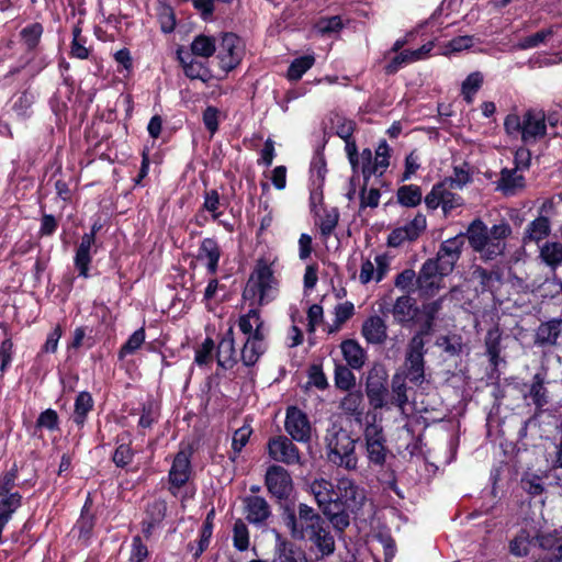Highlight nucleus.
Segmentation results:
<instances>
[{"instance_id":"obj_43","label":"nucleus","mask_w":562,"mask_h":562,"mask_svg":"<svg viewBox=\"0 0 562 562\" xmlns=\"http://www.w3.org/2000/svg\"><path fill=\"white\" fill-rule=\"evenodd\" d=\"M216 52L215 41L211 36L199 35L191 43V53L194 56L209 58Z\"/></svg>"},{"instance_id":"obj_7","label":"nucleus","mask_w":562,"mask_h":562,"mask_svg":"<svg viewBox=\"0 0 562 562\" xmlns=\"http://www.w3.org/2000/svg\"><path fill=\"white\" fill-rule=\"evenodd\" d=\"M367 499L366 491L349 476L337 480V508L342 507L350 512L359 510Z\"/></svg>"},{"instance_id":"obj_39","label":"nucleus","mask_w":562,"mask_h":562,"mask_svg":"<svg viewBox=\"0 0 562 562\" xmlns=\"http://www.w3.org/2000/svg\"><path fill=\"white\" fill-rule=\"evenodd\" d=\"M483 74L480 71L471 72L461 85V94L463 100L471 104L474 101V97L476 92L481 89L483 85Z\"/></svg>"},{"instance_id":"obj_15","label":"nucleus","mask_w":562,"mask_h":562,"mask_svg":"<svg viewBox=\"0 0 562 562\" xmlns=\"http://www.w3.org/2000/svg\"><path fill=\"white\" fill-rule=\"evenodd\" d=\"M191 474L190 452L180 450L173 461L169 471L170 492L177 495L179 488L183 486Z\"/></svg>"},{"instance_id":"obj_11","label":"nucleus","mask_w":562,"mask_h":562,"mask_svg":"<svg viewBox=\"0 0 562 562\" xmlns=\"http://www.w3.org/2000/svg\"><path fill=\"white\" fill-rule=\"evenodd\" d=\"M265 481L269 493L278 499H286L293 492L292 477L281 465L269 467Z\"/></svg>"},{"instance_id":"obj_26","label":"nucleus","mask_w":562,"mask_h":562,"mask_svg":"<svg viewBox=\"0 0 562 562\" xmlns=\"http://www.w3.org/2000/svg\"><path fill=\"white\" fill-rule=\"evenodd\" d=\"M246 519L251 524H261L270 515L267 501L260 496H248L244 501Z\"/></svg>"},{"instance_id":"obj_21","label":"nucleus","mask_w":562,"mask_h":562,"mask_svg":"<svg viewBox=\"0 0 562 562\" xmlns=\"http://www.w3.org/2000/svg\"><path fill=\"white\" fill-rule=\"evenodd\" d=\"M562 334V319L553 318L541 323L536 330L535 344L540 347H553Z\"/></svg>"},{"instance_id":"obj_54","label":"nucleus","mask_w":562,"mask_h":562,"mask_svg":"<svg viewBox=\"0 0 562 562\" xmlns=\"http://www.w3.org/2000/svg\"><path fill=\"white\" fill-rule=\"evenodd\" d=\"M429 333H425V329L422 328L420 331L415 334L411 339L407 348L406 358H424L425 353V340L424 336Z\"/></svg>"},{"instance_id":"obj_2","label":"nucleus","mask_w":562,"mask_h":562,"mask_svg":"<svg viewBox=\"0 0 562 562\" xmlns=\"http://www.w3.org/2000/svg\"><path fill=\"white\" fill-rule=\"evenodd\" d=\"M274 263V259L268 258L256 262L243 292L245 300H256L262 306L277 299L280 282L276 277Z\"/></svg>"},{"instance_id":"obj_53","label":"nucleus","mask_w":562,"mask_h":562,"mask_svg":"<svg viewBox=\"0 0 562 562\" xmlns=\"http://www.w3.org/2000/svg\"><path fill=\"white\" fill-rule=\"evenodd\" d=\"M145 341V330L144 328H139L135 330L127 341L122 346L120 350V357L123 358L127 355L134 353L136 350L140 348V346Z\"/></svg>"},{"instance_id":"obj_4","label":"nucleus","mask_w":562,"mask_h":562,"mask_svg":"<svg viewBox=\"0 0 562 562\" xmlns=\"http://www.w3.org/2000/svg\"><path fill=\"white\" fill-rule=\"evenodd\" d=\"M460 248H440L436 259L427 260L417 278L420 290L432 295L439 289L440 278L449 274L460 257Z\"/></svg>"},{"instance_id":"obj_57","label":"nucleus","mask_w":562,"mask_h":562,"mask_svg":"<svg viewBox=\"0 0 562 562\" xmlns=\"http://www.w3.org/2000/svg\"><path fill=\"white\" fill-rule=\"evenodd\" d=\"M373 167H375L373 153L371 151V149L366 148L360 154L358 167V172L361 171L366 182L369 180L371 176H378V172H367V169L373 170Z\"/></svg>"},{"instance_id":"obj_63","label":"nucleus","mask_w":562,"mask_h":562,"mask_svg":"<svg viewBox=\"0 0 562 562\" xmlns=\"http://www.w3.org/2000/svg\"><path fill=\"white\" fill-rule=\"evenodd\" d=\"M316 27L321 33L324 34L338 32L339 30L342 29V21L338 15L323 18L317 22Z\"/></svg>"},{"instance_id":"obj_1","label":"nucleus","mask_w":562,"mask_h":562,"mask_svg":"<svg viewBox=\"0 0 562 562\" xmlns=\"http://www.w3.org/2000/svg\"><path fill=\"white\" fill-rule=\"evenodd\" d=\"M324 443L326 458L329 463L347 471H356L358 469L357 439L347 429L333 424L326 430Z\"/></svg>"},{"instance_id":"obj_35","label":"nucleus","mask_w":562,"mask_h":562,"mask_svg":"<svg viewBox=\"0 0 562 562\" xmlns=\"http://www.w3.org/2000/svg\"><path fill=\"white\" fill-rule=\"evenodd\" d=\"M501 340H502V331L498 326H494L488 329L485 337V347L486 352L490 358V362L492 366L497 367L501 362Z\"/></svg>"},{"instance_id":"obj_49","label":"nucleus","mask_w":562,"mask_h":562,"mask_svg":"<svg viewBox=\"0 0 562 562\" xmlns=\"http://www.w3.org/2000/svg\"><path fill=\"white\" fill-rule=\"evenodd\" d=\"M415 61L417 60L415 59L413 50L406 49L394 56L384 69L387 75H393L397 72L403 66Z\"/></svg>"},{"instance_id":"obj_46","label":"nucleus","mask_w":562,"mask_h":562,"mask_svg":"<svg viewBox=\"0 0 562 562\" xmlns=\"http://www.w3.org/2000/svg\"><path fill=\"white\" fill-rule=\"evenodd\" d=\"M43 31L41 23H32L21 30V40L27 49H34L38 45Z\"/></svg>"},{"instance_id":"obj_19","label":"nucleus","mask_w":562,"mask_h":562,"mask_svg":"<svg viewBox=\"0 0 562 562\" xmlns=\"http://www.w3.org/2000/svg\"><path fill=\"white\" fill-rule=\"evenodd\" d=\"M340 351L345 366L353 370H361L368 360L366 349L356 339H345L340 342Z\"/></svg>"},{"instance_id":"obj_59","label":"nucleus","mask_w":562,"mask_h":562,"mask_svg":"<svg viewBox=\"0 0 562 562\" xmlns=\"http://www.w3.org/2000/svg\"><path fill=\"white\" fill-rule=\"evenodd\" d=\"M18 477V468L14 464L8 472L0 475V494H13L12 492Z\"/></svg>"},{"instance_id":"obj_9","label":"nucleus","mask_w":562,"mask_h":562,"mask_svg":"<svg viewBox=\"0 0 562 562\" xmlns=\"http://www.w3.org/2000/svg\"><path fill=\"white\" fill-rule=\"evenodd\" d=\"M387 372L381 364H375L368 373L366 392L370 404L374 408H382L386 403Z\"/></svg>"},{"instance_id":"obj_50","label":"nucleus","mask_w":562,"mask_h":562,"mask_svg":"<svg viewBox=\"0 0 562 562\" xmlns=\"http://www.w3.org/2000/svg\"><path fill=\"white\" fill-rule=\"evenodd\" d=\"M214 341L206 338L202 345L195 350L194 362L199 367H206L213 362Z\"/></svg>"},{"instance_id":"obj_23","label":"nucleus","mask_w":562,"mask_h":562,"mask_svg":"<svg viewBox=\"0 0 562 562\" xmlns=\"http://www.w3.org/2000/svg\"><path fill=\"white\" fill-rule=\"evenodd\" d=\"M526 386L527 391L524 392V398L528 402V404H533L537 411H542L543 407L549 403V393L544 386L543 376L539 373L535 374L531 383Z\"/></svg>"},{"instance_id":"obj_29","label":"nucleus","mask_w":562,"mask_h":562,"mask_svg":"<svg viewBox=\"0 0 562 562\" xmlns=\"http://www.w3.org/2000/svg\"><path fill=\"white\" fill-rule=\"evenodd\" d=\"M468 238L471 246H486L488 241L487 226L480 218L474 220L468 227L467 233L459 234L454 240L461 245Z\"/></svg>"},{"instance_id":"obj_22","label":"nucleus","mask_w":562,"mask_h":562,"mask_svg":"<svg viewBox=\"0 0 562 562\" xmlns=\"http://www.w3.org/2000/svg\"><path fill=\"white\" fill-rule=\"evenodd\" d=\"M216 361L223 369H231L237 362L233 327L227 329L218 344Z\"/></svg>"},{"instance_id":"obj_48","label":"nucleus","mask_w":562,"mask_h":562,"mask_svg":"<svg viewBox=\"0 0 562 562\" xmlns=\"http://www.w3.org/2000/svg\"><path fill=\"white\" fill-rule=\"evenodd\" d=\"M292 326L288 333V344L290 347H296L303 342V333L300 328V324L303 323V316L299 311H292L291 313Z\"/></svg>"},{"instance_id":"obj_6","label":"nucleus","mask_w":562,"mask_h":562,"mask_svg":"<svg viewBox=\"0 0 562 562\" xmlns=\"http://www.w3.org/2000/svg\"><path fill=\"white\" fill-rule=\"evenodd\" d=\"M363 438L369 464L383 467L387 457L386 438L382 425L376 422L375 415L371 416V420L369 416L367 417Z\"/></svg>"},{"instance_id":"obj_40","label":"nucleus","mask_w":562,"mask_h":562,"mask_svg":"<svg viewBox=\"0 0 562 562\" xmlns=\"http://www.w3.org/2000/svg\"><path fill=\"white\" fill-rule=\"evenodd\" d=\"M339 213L336 209H330L325 212L324 216L319 220V237L321 243H329V237L337 226Z\"/></svg>"},{"instance_id":"obj_33","label":"nucleus","mask_w":562,"mask_h":562,"mask_svg":"<svg viewBox=\"0 0 562 562\" xmlns=\"http://www.w3.org/2000/svg\"><path fill=\"white\" fill-rule=\"evenodd\" d=\"M94 405L93 398L89 392H79L75 400V407L72 413V422L78 427H83L88 414L92 411Z\"/></svg>"},{"instance_id":"obj_24","label":"nucleus","mask_w":562,"mask_h":562,"mask_svg":"<svg viewBox=\"0 0 562 562\" xmlns=\"http://www.w3.org/2000/svg\"><path fill=\"white\" fill-rule=\"evenodd\" d=\"M306 540L311 541L316 547L322 557H328L335 551V539L325 519L323 525H318L317 529H315Z\"/></svg>"},{"instance_id":"obj_38","label":"nucleus","mask_w":562,"mask_h":562,"mask_svg":"<svg viewBox=\"0 0 562 562\" xmlns=\"http://www.w3.org/2000/svg\"><path fill=\"white\" fill-rule=\"evenodd\" d=\"M396 198L402 206L415 207L422 202L423 192L416 184L402 186L397 189Z\"/></svg>"},{"instance_id":"obj_30","label":"nucleus","mask_w":562,"mask_h":562,"mask_svg":"<svg viewBox=\"0 0 562 562\" xmlns=\"http://www.w3.org/2000/svg\"><path fill=\"white\" fill-rule=\"evenodd\" d=\"M266 350L265 336H249L247 337L240 358L245 366H254Z\"/></svg>"},{"instance_id":"obj_18","label":"nucleus","mask_w":562,"mask_h":562,"mask_svg":"<svg viewBox=\"0 0 562 562\" xmlns=\"http://www.w3.org/2000/svg\"><path fill=\"white\" fill-rule=\"evenodd\" d=\"M311 493L322 510L337 506V487L326 479H316L310 485Z\"/></svg>"},{"instance_id":"obj_45","label":"nucleus","mask_w":562,"mask_h":562,"mask_svg":"<svg viewBox=\"0 0 562 562\" xmlns=\"http://www.w3.org/2000/svg\"><path fill=\"white\" fill-rule=\"evenodd\" d=\"M315 63V58L312 55L301 56L295 58L289 69H288V78L290 80L296 81L302 78V76L310 69Z\"/></svg>"},{"instance_id":"obj_62","label":"nucleus","mask_w":562,"mask_h":562,"mask_svg":"<svg viewBox=\"0 0 562 562\" xmlns=\"http://www.w3.org/2000/svg\"><path fill=\"white\" fill-rule=\"evenodd\" d=\"M521 484L525 491L531 495H540L544 491L541 477L528 474L522 477Z\"/></svg>"},{"instance_id":"obj_13","label":"nucleus","mask_w":562,"mask_h":562,"mask_svg":"<svg viewBox=\"0 0 562 562\" xmlns=\"http://www.w3.org/2000/svg\"><path fill=\"white\" fill-rule=\"evenodd\" d=\"M463 199L451 192L446 182L435 184L430 192L425 196V204L430 210H436L439 206L442 207L445 214H448L456 207L461 206Z\"/></svg>"},{"instance_id":"obj_41","label":"nucleus","mask_w":562,"mask_h":562,"mask_svg":"<svg viewBox=\"0 0 562 562\" xmlns=\"http://www.w3.org/2000/svg\"><path fill=\"white\" fill-rule=\"evenodd\" d=\"M353 303L346 301L337 304L334 308L335 319L333 325H330L328 333L331 334L338 331L341 328V326L353 316Z\"/></svg>"},{"instance_id":"obj_37","label":"nucleus","mask_w":562,"mask_h":562,"mask_svg":"<svg viewBox=\"0 0 562 562\" xmlns=\"http://www.w3.org/2000/svg\"><path fill=\"white\" fill-rule=\"evenodd\" d=\"M363 395L361 391H348L347 395L340 402V408L351 416H355L357 420H360L362 416L363 407Z\"/></svg>"},{"instance_id":"obj_64","label":"nucleus","mask_w":562,"mask_h":562,"mask_svg":"<svg viewBox=\"0 0 562 562\" xmlns=\"http://www.w3.org/2000/svg\"><path fill=\"white\" fill-rule=\"evenodd\" d=\"M133 451L127 445H120L113 454V462L116 467L124 468L133 460Z\"/></svg>"},{"instance_id":"obj_61","label":"nucleus","mask_w":562,"mask_h":562,"mask_svg":"<svg viewBox=\"0 0 562 562\" xmlns=\"http://www.w3.org/2000/svg\"><path fill=\"white\" fill-rule=\"evenodd\" d=\"M91 261L90 248H78L75 265L79 271V276L87 278L88 277V267Z\"/></svg>"},{"instance_id":"obj_5","label":"nucleus","mask_w":562,"mask_h":562,"mask_svg":"<svg viewBox=\"0 0 562 562\" xmlns=\"http://www.w3.org/2000/svg\"><path fill=\"white\" fill-rule=\"evenodd\" d=\"M284 524L292 538L296 540H306L310 535L323 525L324 519L306 504H299L297 514L288 509L283 516Z\"/></svg>"},{"instance_id":"obj_44","label":"nucleus","mask_w":562,"mask_h":562,"mask_svg":"<svg viewBox=\"0 0 562 562\" xmlns=\"http://www.w3.org/2000/svg\"><path fill=\"white\" fill-rule=\"evenodd\" d=\"M351 368L345 364H336L335 368V385L341 391H350L356 385V376Z\"/></svg>"},{"instance_id":"obj_12","label":"nucleus","mask_w":562,"mask_h":562,"mask_svg":"<svg viewBox=\"0 0 562 562\" xmlns=\"http://www.w3.org/2000/svg\"><path fill=\"white\" fill-rule=\"evenodd\" d=\"M284 427L293 440L303 443L310 442L312 426L306 414L300 408L290 406L286 409Z\"/></svg>"},{"instance_id":"obj_56","label":"nucleus","mask_w":562,"mask_h":562,"mask_svg":"<svg viewBox=\"0 0 562 562\" xmlns=\"http://www.w3.org/2000/svg\"><path fill=\"white\" fill-rule=\"evenodd\" d=\"M221 254L218 248H203L199 260L203 262L210 273H215Z\"/></svg>"},{"instance_id":"obj_3","label":"nucleus","mask_w":562,"mask_h":562,"mask_svg":"<svg viewBox=\"0 0 562 562\" xmlns=\"http://www.w3.org/2000/svg\"><path fill=\"white\" fill-rule=\"evenodd\" d=\"M504 128L512 137L520 136L525 144H535L547 134V120L542 110L530 109L522 116L508 114L504 121Z\"/></svg>"},{"instance_id":"obj_31","label":"nucleus","mask_w":562,"mask_h":562,"mask_svg":"<svg viewBox=\"0 0 562 562\" xmlns=\"http://www.w3.org/2000/svg\"><path fill=\"white\" fill-rule=\"evenodd\" d=\"M238 327L244 335L249 336H265V323L261 319L260 312L251 308L248 313L238 318Z\"/></svg>"},{"instance_id":"obj_55","label":"nucleus","mask_w":562,"mask_h":562,"mask_svg":"<svg viewBox=\"0 0 562 562\" xmlns=\"http://www.w3.org/2000/svg\"><path fill=\"white\" fill-rule=\"evenodd\" d=\"M407 378L413 383L424 380V358H406Z\"/></svg>"},{"instance_id":"obj_58","label":"nucleus","mask_w":562,"mask_h":562,"mask_svg":"<svg viewBox=\"0 0 562 562\" xmlns=\"http://www.w3.org/2000/svg\"><path fill=\"white\" fill-rule=\"evenodd\" d=\"M13 358V344L11 339H5L0 345V372L1 375L8 370Z\"/></svg>"},{"instance_id":"obj_16","label":"nucleus","mask_w":562,"mask_h":562,"mask_svg":"<svg viewBox=\"0 0 562 562\" xmlns=\"http://www.w3.org/2000/svg\"><path fill=\"white\" fill-rule=\"evenodd\" d=\"M542 536H547V533H541L532 524H526L509 541L508 548L510 554L517 558L528 555L532 540H537L540 544V538Z\"/></svg>"},{"instance_id":"obj_42","label":"nucleus","mask_w":562,"mask_h":562,"mask_svg":"<svg viewBox=\"0 0 562 562\" xmlns=\"http://www.w3.org/2000/svg\"><path fill=\"white\" fill-rule=\"evenodd\" d=\"M21 498L18 492L0 494V520L9 522L13 513L20 507Z\"/></svg>"},{"instance_id":"obj_8","label":"nucleus","mask_w":562,"mask_h":562,"mask_svg":"<svg viewBox=\"0 0 562 562\" xmlns=\"http://www.w3.org/2000/svg\"><path fill=\"white\" fill-rule=\"evenodd\" d=\"M216 50L222 69L229 71L241 61L245 47L241 38L233 33H226L223 35L220 45L216 46Z\"/></svg>"},{"instance_id":"obj_20","label":"nucleus","mask_w":562,"mask_h":562,"mask_svg":"<svg viewBox=\"0 0 562 562\" xmlns=\"http://www.w3.org/2000/svg\"><path fill=\"white\" fill-rule=\"evenodd\" d=\"M361 335L368 344H383L387 337L385 321L378 315L369 316L362 324Z\"/></svg>"},{"instance_id":"obj_10","label":"nucleus","mask_w":562,"mask_h":562,"mask_svg":"<svg viewBox=\"0 0 562 562\" xmlns=\"http://www.w3.org/2000/svg\"><path fill=\"white\" fill-rule=\"evenodd\" d=\"M554 204L551 200H547L540 207V213L537 218L530 222L524 234L525 244H539L550 235L551 224L549 216L553 212Z\"/></svg>"},{"instance_id":"obj_25","label":"nucleus","mask_w":562,"mask_h":562,"mask_svg":"<svg viewBox=\"0 0 562 562\" xmlns=\"http://www.w3.org/2000/svg\"><path fill=\"white\" fill-rule=\"evenodd\" d=\"M524 187L525 178L517 169L504 168L496 182L497 190L502 191L505 195H515Z\"/></svg>"},{"instance_id":"obj_32","label":"nucleus","mask_w":562,"mask_h":562,"mask_svg":"<svg viewBox=\"0 0 562 562\" xmlns=\"http://www.w3.org/2000/svg\"><path fill=\"white\" fill-rule=\"evenodd\" d=\"M418 308L415 301L409 296H401L393 305L392 314L398 324L406 325L413 322L417 315Z\"/></svg>"},{"instance_id":"obj_47","label":"nucleus","mask_w":562,"mask_h":562,"mask_svg":"<svg viewBox=\"0 0 562 562\" xmlns=\"http://www.w3.org/2000/svg\"><path fill=\"white\" fill-rule=\"evenodd\" d=\"M373 158L375 167H373V170L367 169V172H378V176H382L390 165V147L385 140L379 144Z\"/></svg>"},{"instance_id":"obj_14","label":"nucleus","mask_w":562,"mask_h":562,"mask_svg":"<svg viewBox=\"0 0 562 562\" xmlns=\"http://www.w3.org/2000/svg\"><path fill=\"white\" fill-rule=\"evenodd\" d=\"M268 453L277 462L285 464L301 463L300 451L296 446L286 437L278 436L268 442Z\"/></svg>"},{"instance_id":"obj_52","label":"nucleus","mask_w":562,"mask_h":562,"mask_svg":"<svg viewBox=\"0 0 562 562\" xmlns=\"http://www.w3.org/2000/svg\"><path fill=\"white\" fill-rule=\"evenodd\" d=\"M234 547L239 551H245L249 547V532L244 521L237 520L233 528Z\"/></svg>"},{"instance_id":"obj_51","label":"nucleus","mask_w":562,"mask_h":562,"mask_svg":"<svg viewBox=\"0 0 562 562\" xmlns=\"http://www.w3.org/2000/svg\"><path fill=\"white\" fill-rule=\"evenodd\" d=\"M348 509H340L338 512H334L331 507H328L323 510V514L328 518L333 527L342 532L350 524L349 515L347 514Z\"/></svg>"},{"instance_id":"obj_17","label":"nucleus","mask_w":562,"mask_h":562,"mask_svg":"<svg viewBox=\"0 0 562 562\" xmlns=\"http://www.w3.org/2000/svg\"><path fill=\"white\" fill-rule=\"evenodd\" d=\"M426 228V217L417 214L409 223L392 232L387 239V246H400L403 243L414 241Z\"/></svg>"},{"instance_id":"obj_60","label":"nucleus","mask_w":562,"mask_h":562,"mask_svg":"<svg viewBox=\"0 0 562 562\" xmlns=\"http://www.w3.org/2000/svg\"><path fill=\"white\" fill-rule=\"evenodd\" d=\"M148 557V549L146 544L143 543L139 536L133 538L132 548H131V562H144Z\"/></svg>"},{"instance_id":"obj_36","label":"nucleus","mask_w":562,"mask_h":562,"mask_svg":"<svg viewBox=\"0 0 562 562\" xmlns=\"http://www.w3.org/2000/svg\"><path fill=\"white\" fill-rule=\"evenodd\" d=\"M272 562H307L303 551L295 549L291 543L278 541Z\"/></svg>"},{"instance_id":"obj_28","label":"nucleus","mask_w":562,"mask_h":562,"mask_svg":"<svg viewBox=\"0 0 562 562\" xmlns=\"http://www.w3.org/2000/svg\"><path fill=\"white\" fill-rule=\"evenodd\" d=\"M540 548L546 552L535 562H562V537L555 532L547 533L540 538Z\"/></svg>"},{"instance_id":"obj_27","label":"nucleus","mask_w":562,"mask_h":562,"mask_svg":"<svg viewBox=\"0 0 562 562\" xmlns=\"http://www.w3.org/2000/svg\"><path fill=\"white\" fill-rule=\"evenodd\" d=\"M178 58L183 67L186 76L190 79H200L207 81L211 77L209 68L200 60H196L191 54L178 52Z\"/></svg>"},{"instance_id":"obj_34","label":"nucleus","mask_w":562,"mask_h":562,"mask_svg":"<svg viewBox=\"0 0 562 562\" xmlns=\"http://www.w3.org/2000/svg\"><path fill=\"white\" fill-rule=\"evenodd\" d=\"M557 26L551 25L547 29H542L535 34L526 36L521 38L516 45L515 48L519 50H526L530 48H536L542 44H547L549 40L555 34Z\"/></svg>"}]
</instances>
